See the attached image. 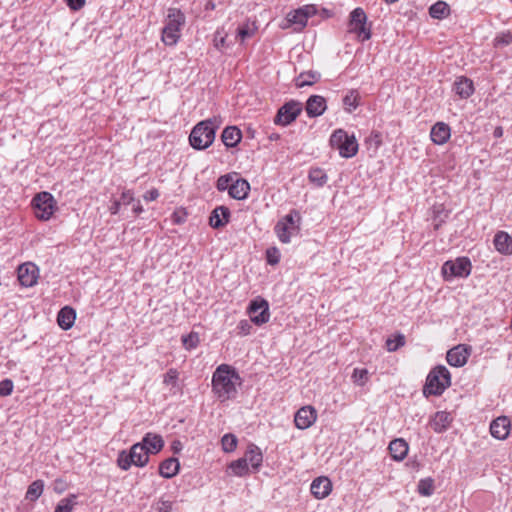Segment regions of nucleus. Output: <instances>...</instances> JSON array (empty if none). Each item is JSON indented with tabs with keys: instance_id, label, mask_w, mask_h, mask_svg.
Here are the masks:
<instances>
[{
	"instance_id": "nucleus-55",
	"label": "nucleus",
	"mask_w": 512,
	"mask_h": 512,
	"mask_svg": "<svg viewBox=\"0 0 512 512\" xmlns=\"http://www.w3.org/2000/svg\"><path fill=\"white\" fill-rule=\"evenodd\" d=\"M186 216L187 214L184 210L175 211L172 214V222L174 224L180 225L186 221Z\"/></svg>"
},
{
	"instance_id": "nucleus-24",
	"label": "nucleus",
	"mask_w": 512,
	"mask_h": 512,
	"mask_svg": "<svg viewBox=\"0 0 512 512\" xmlns=\"http://www.w3.org/2000/svg\"><path fill=\"white\" fill-rule=\"evenodd\" d=\"M140 444H144V448L148 451V454H156L164 446V441L160 435L147 433Z\"/></svg>"
},
{
	"instance_id": "nucleus-9",
	"label": "nucleus",
	"mask_w": 512,
	"mask_h": 512,
	"mask_svg": "<svg viewBox=\"0 0 512 512\" xmlns=\"http://www.w3.org/2000/svg\"><path fill=\"white\" fill-rule=\"evenodd\" d=\"M226 190L228 195L236 200H244L250 192L249 182L237 173L226 174Z\"/></svg>"
},
{
	"instance_id": "nucleus-60",
	"label": "nucleus",
	"mask_w": 512,
	"mask_h": 512,
	"mask_svg": "<svg viewBox=\"0 0 512 512\" xmlns=\"http://www.w3.org/2000/svg\"><path fill=\"white\" fill-rule=\"evenodd\" d=\"M121 207V201L115 200L110 206L109 210L112 215H116L119 213Z\"/></svg>"
},
{
	"instance_id": "nucleus-7",
	"label": "nucleus",
	"mask_w": 512,
	"mask_h": 512,
	"mask_svg": "<svg viewBox=\"0 0 512 512\" xmlns=\"http://www.w3.org/2000/svg\"><path fill=\"white\" fill-rule=\"evenodd\" d=\"M35 217L42 221H47L54 214L56 201L49 192H40L32 200Z\"/></svg>"
},
{
	"instance_id": "nucleus-23",
	"label": "nucleus",
	"mask_w": 512,
	"mask_h": 512,
	"mask_svg": "<svg viewBox=\"0 0 512 512\" xmlns=\"http://www.w3.org/2000/svg\"><path fill=\"white\" fill-rule=\"evenodd\" d=\"M452 422L451 414L446 411H438L431 420V427L436 433L445 432Z\"/></svg>"
},
{
	"instance_id": "nucleus-44",
	"label": "nucleus",
	"mask_w": 512,
	"mask_h": 512,
	"mask_svg": "<svg viewBox=\"0 0 512 512\" xmlns=\"http://www.w3.org/2000/svg\"><path fill=\"white\" fill-rule=\"evenodd\" d=\"M405 345V337L402 334H398L395 338H388L386 340V348L390 352L398 350L400 347Z\"/></svg>"
},
{
	"instance_id": "nucleus-54",
	"label": "nucleus",
	"mask_w": 512,
	"mask_h": 512,
	"mask_svg": "<svg viewBox=\"0 0 512 512\" xmlns=\"http://www.w3.org/2000/svg\"><path fill=\"white\" fill-rule=\"evenodd\" d=\"M300 9L302 10L303 12V15L305 16V18L308 20L310 17H313L317 14V6L316 5H313V4H309V5H304L302 7H300Z\"/></svg>"
},
{
	"instance_id": "nucleus-37",
	"label": "nucleus",
	"mask_w": 512,
	"mask_h": 512,
	"mask_svg": "<svg viewBox=\"0 0 512 512\" xmlns=\"http://www.w3.org/2000/svg\"><path fill=\"white\" fill-rule=\"evenodd\" d=\"M417 491L421 496L429 497L434 493V480L431 477L418 482Z\"/></svg>"
},
{
	"instance_id": "nucleus-10",
	"label": "nucleus",
	"mask_w": 512,
	"mask_h": 512,
	"mask_svg": "<svg viewBox=\"0 0 512 512\" xmlns=\"http://www.w3.org/2000/svg\"><path fill=\"white\" fill-rule=\"evenodd\" d=\"M302 103L296 100H290L284 103L277 111L274 123L281 126H288L302 112Z\"/></svg>"
},
{
	"instance_id": "nucleus-30",
	"label": "nucleus",
	"mask_w": 512,
	"mask_h": 512,
	"mask_svg": "<svg viewBox=\"0 0 512 512\" xmlns=\"http://www.w3.org/2000/svg\"><path fill=\"white\" fill-rule=\"evenodd\" d=\"M300 221L301 215L300 213L293 209L287 215H285L279 222L284 223V225L289 226L291 231H295L299 233L300 231Z\"/></svg>"
},
{
	"instance_id": "nucleus-16",
	"label": "nucleus",
	"mask_w": 512,
	"mask_h": 512,
	"mask_svg": "<svg viewBox=\"0 0 512 512\" xmlns=\"http://www.w3.org/2000/svg\"><path fill=\"white\" fill-rule=\"evenodd\" d=\"M327 109L326 99L320 95H311L307 101L305 110L310 118L319 117Z\"/></svg>"
},
{
	"instance_id": "nucleus-63",
	"label": "nucleus",
	"mask_w": 512,
	"mask_h": 512,
	"mask_svg": "<svg viewBox=\"0 0 512 512\" xmlns=\"http://www.w3.org/2000/svg\"><path fill=\"white\" fill-rule=\"evenodd\" d=\"M493 135L495 138H500L503 135V129L502 127L498 126L494 129Z\"/></svg>"
},
{
	"instance_id": "nucleus-3",
	"label": "nucleus",
	"mask_w": 512,
	"mask_h": 512,
	"mask_svg": "<svg viewBox=\"0 0 512 512\" xmlns=\"http://www.w3.org/2000/svg\"><path fill=\"white\" fill-rule=\"evenodd\" d=\"M148 461V451L144 448V444L139 442L132 445L129 450H121L117 457V465L123 471L129 470L132 465L144 467Z\"/></svg>"
},
{
	"instance_id": "nucleus-53",
	"label": "nucleus",
	"mask_w": 512,
	"mask_h": 512,
	"mask_svg": "<svg viewBox=\"0 0 512 512\" xmlns=\"http://www.w3.org/2000/svg\"><path fill=\"white\" fill-rule=\"evenodd\" d=\"M118 201H121V205H130L134 202V194L131 190H125L122 192Z\"/></svg>"
},
{
	"instance_id": "nucleus-43",
	"label": "nucleus",
	"mask_w": 512,
	"mask_h": 512,
	"mask_svg": "<svg viewBox=\"0 0 512 512\" xmlns=\"http://www.w3.org/2000/svg\"><path fill=\"white\" fill-rule=\"evenodd\" d=\"M75 499V495H70L69 497L61 499L55 507L54 512H72L75 505Z\"/></svg>"
},
{
	"instance_id": "nucleus-22",
	"label": "nucleus",
	"mask_w": 512,
	"mask_h": 512,
	"mask_svg": "<svg viewBox=\"0 0 512 512\" xmlns=\"http://www.w3.org/2000/svg\"><path fill=\"white\" fill-rule=\"evenodd\" d=\"M453 90L462 99H467L474 93L475 89L471 79L461 76L454 82Z\"/></svg>"
},
{
	"instance_id": "nucleus-21",
	"label": "nucleus",
	"mask_w": 512,
	"mask_h": 512,
	"mask_svg": "<svg viewBox=\"0 0 512 512\" xmlns=\"http://www.w3.org/2000/svg\"><path fill=\"white\" fill-rule=\"evenodd\" d=\"M244 458L247 459V463L251 465L253 472H258L263 462V454L260 448L250 443L244 454Z\"/></svg>"
},
{
	"instance_id": "nucleus-36",
	"label": "nucleus",
	"mask_w": 512,
	"mask_h": 512,
	"mask_svg": "<svg viewBox=\"0 0 512 512\" xmlns=\"http://www.w3.org/2000/svg\"><path fill=\"white\" fill-rule=\"evenodd\" d=\"M343 105L345 110L351 113L359 105V93L356 90H350L343 98Z\"/></svg>"
},
{
	"instance_id": "nucleus-46",
	"label": "nucleus",
	"mask_w": 512,
	"mask_h": 512,
	"mask_svg": "<svg viewBox=\"0 0 512 512\" xmlns=\"http://www.w3.org/2000/svg\"><path fill=\"white\" fill-rule=\"evenodd\" d=\"M182 343H183V346L187 350H191V349L196 348L198 343H199V335H198V333L191 332L188 335L183 336L182 337Z\"/></svg>"
},
{
	"instance_id": "nucleus-8",
	"label": "nucleus",
	"mask_w": 512,
	"mask_h": 512,
	"mask_svg": "<svg viewBox=\"0 0 512 512\" xmlns=\"http://www.w3.org/2000/svg\"><path fill=\"white\" fill-rule=\"evenodd\" d=\"M349 31L355 33L364 42L371 38V28L367 27V16L360 7L350 13Z\"/></svg>"
},
{
	"instance_id": "nucleus-28",
	"label": "nucleus",
	"mask_w": 512,
	"mask_h": 512,
	"mask_svg": "<svg viewBox=\"0 0 512 512\" xmlns=\"http://www.w3.org/2000/svg\"><path fill=\"white\" fill-rule=\"evenodd\" d=\"M212 390L218 398L224 395V363L220 364L213 374Z\"/></svg>"
},
{
	"instance_id": "nucleus-47",
	"label": "nucleus",
	"mask_w": 512,
	"mask_h": 512,
	"mask_svg": "<svg viewBox=\"0 0 512 512\" xmlns=\"http://www.w3.org/2000/svg\"><path fill=\"white\" fill-rule=\"evenodd\" d=\"M253 327L250 320H241L236 327V334L239 336H246L251 334Z\"/></svg>"
},
{
	"instance_id": "nucleus-31",
	"label": "nucleus",
	"mask_w": 512,
	"mask_h": 512,
	"mask_svg": "<svg viewBox=\"0 0 512 512\" xmlns=\"http://www.w3.org/2000/svg\"><path fill=\"white\" fill-rule=\"evenodd\" d=\"M450 13L449 5L444 1H437L429 8V15L434 19H443Z\"/></svg>"
},
{
	"instance_id": "nucleus-40",
	"label": "nucleus",
	"mask_w": 512,
	"mask_h": 512,
	"mask_svg": "<svg viewBox=\"0 0 512 512\" xmlns=\"http://www.w3.org/2000/svg\"><path fill=\"white\" fill-rule=\"evenodd\" d=\"M224 219V205L217 206L209 217V224L212 228H219L222 226Z\"/></svg>"
},
{
	"instance_id": "nucleus-1",
	"label": "nucleus",
	"mask_w": 512,
	"mask_h": 512,
	"mask_svg": "<svg viewBox=\"0 0 512 512\" xmlns=\"http://www.w3.org/2000/svg\"><path fill=\"white\" fill-rule=\"evenodd\" d=\"M185 24V14L179 8L169 7L164 18V26L161 32L162 42L166 46H175L181 37V31Z\"/></svg>"
},
{
	"instance_id": "nucleus-15",
	"label": "nucleus",
	"mask_w": 512,
	"mask_h": 512,
	"mask_svg": "<svg viewBox=\"0 0 512 512\" xmlns=\"http://www.w3.org/2000/svg\"><path fill=\"white\" fill-rule=\"evenodd\" d=\"M242 385V378L234 367L226 364V399H233L237 395V388Z\"/></svg>"
},
{
	"instance_id": "nucleus-41",
	"label": "nucleus",
	"mask_w": 512,
	"mask_h": 512,
	"mask_svg": "<svg viewBox=\"0 0 512 512\" xmlns=\"http://www.w3.org/2000/svg\"><path fill=\"white\" fill-rule=\"evenodd\" d=\"M511 43L512 33L510 31L500 32L493 39V46L495 48H503L509 46Z\"/></svg>"
},
{
	"instance_id": "nucleus-26",
	"label": "nucleus",
	"mask_w": 512,
	"mask_h": 512,
	"mask_svg": "<svg viewBox=\"0 0 512 512\" xmlns=\"http://www.w3.org/2000/svg\"><path fill=\"white\" fill-rule=\"evenodd\" d=\"M180 469L177 458L171 457L162 461L159 465V474L166 479L174 477Z\"/></svg>"
},
{
	"instance_id": "nucleus-19",
	"label": "nucleus",
	"mask_w": 512,
	"mask_h": 512,
	"mask_svg": "<svg viewBox=\"0 0 512 512\" xmlns=\"http://www.w3.org/2000/svg\"><path fill=\"white\" fill-rule=\"evenodd\" d=\"M451 136V129L444 122H437L431 129L430 137L434 144L444 145Z\"/></svg>"
},
{
	"instance_id": "nucleus-50",
	"label": "nucleus",
	"mask_w": 512,
	"mask_h": 512,
	"mask_svg": "<svg viewBox=\"0 0 512 512\" xmlns=\"http://www.w3.org/2000/svg\"><path fill=\"white\" fill-rule=\"evenodd\" d=\"M177 380H178V372L176 369L171 368L164 375L163 382L166 385H171L172 387H175L177 385Z\"/></svg>"
},
{
	"instance_id": "nucleus-11",
	"label": "nucleus",
	"mask_w": 512,
	"mask_h": 512,
	"mask_svg": "<svg viewBox=\"0 0 512 512\" xmlns=\"http://www.w3.org/2000/svg\"><path fill=\"white\" fill-rule=\"evenodd\" d=\"M248 314L250 321L257 326L267 323L270 319L268 302L261 297L252 300L248 307Z\"/></svg>"
},
{
	"instance_id": "nucleus-61",
	"label": "nucleus",
	"mask_w": 512,
	"mask_h": 512,
	"mask_svg": "<svg viewBox=\"0 0 512 512\" xmlns=\"http://www.w3.org/2000/svg\"><path fill=\"white\" fill-rule=\"evenodd\" d=\"M133 204V212L136 214V215H139L143 212V207L140 203L139 200H135L134 199V202L132 203Z\"/></svg>"
},
{
	"instance_id": "nucleus-18",
	"label": "nucleus",
	"mask_w": 512,
	"mask_h": 512,
	"mask_svg": "<svg viewBox=\"0 0 512 512\" xmlns=\"http://www.w3.org/2000/svg\"><path fill=\"white\" fill-rule=\"evenodd\" d=\"M310 491L316 499H324L331 493L332 483L325 476L318 477L312 481Z\"/></svg>"
},
{
	"instance_id": "nucleus-48",
	"label": "nucleus",
	"mask_w": 512,
	"mask_h": 512,
	"mask_svg": "<svg viewBox=\"0 0 512 512\" xmlns=\"http://www.w3.org/2000/svg\"><path fill=\"white\" fill-rule=\"evenodd\" d=\"M266 260L270 265H276L280 261V252L276 247H271L266 250Z\"/></svg>"
},
{
	"instance_id": "nucleus-49",
	"label": "nucleus",
	"mask_w": 512,
	"mask_h": 512,
	"mask_svg": "<svg viewBox=\"0 0 512 512\" xmlns=\"http://www.w3.org/2000/svg\"><path fill=\"white\" fill-rule=\"evenodd\" d=\"M14 383L11 379H4L0 381V396L6 397L11 395L13 392Z\"/></svg>"
},
{
	"instance_id": "nucleus-5",
	"label": "nucleus",
	"mask_w": 512,
	"mask_h": 512,
	"mask_svg": "<svg viewBox=\"0 0 512 512\" xmlns=\"http://www.w3.org/2000/svg\"><path fill=\"white\" fill-rule=\"evenodd\" d=\"M330 145L339 151L343 158H352L358 152V142L356 137L349 135L343 129H336L330 136Z\"/></svg>"
},
{
	"instance_id": "nucleus-42",
	"label": "nucleus",
	"mask_w": 512,
	"mask_h": 512,
	"mask_svg": "<svg viewBox=\"0 0 512 512\" xmlns=\"http://www.w3.org/2000/svg\"><path fill=\"white\" fill-rule=\"evenodd\" d=\"M256 27L253 24L246 23L237 28L236 38H239L241 42L252 37L255 34Z\"/></svg>"
},
{
	"instance_id": "nucleus-17",
	"label": "nucleus",
	"mask_w": 512,
	"mask_h": 512,
	"mask_svg": "<svg viewBox=\"0 0 512 512\" xmlns=\"http://www.w3.org/2000/svg\"><path fill=\"white\" fill-rule=\"evenodd\" d=\"M38 270L35 265L26 263L18 268V280L23 287H32L37 282Z\"/></svg>"
},
{
	"instance_id": "nucleus-45",
	"label": "nucleus",
	"mask_w": 512,
	"mask_h": 512,
	"mask_svg": "<svg viewBox=\"0 0 512 512\" xmlns=\"http://www.w3.org/2000/svg\"><path fill=\"white\" fill-rule=\"evenodd\" d=\"M352 379L355 384L363 386L368 381V371L364 368H355L352 374Z\"/></svg>"
},
{
	"instance_id": "nucleus-57",
	"label": "nucleus",
	"mask_w": 512,
	"mask_h": 512,
	"mask_svg": "<svg viewBox=\"0 0 512 512\" xmlns=\"http://www.w3.org/2000/svg\"><path fill=\"white\" fill-rule=\"evenodd\" d=\"M158 197H159V191L155 188L150 189L143 195V198L145 201H155Z\"/></svg>"
},
{
	"instance_id": "nucleus-6",
	"label": "nucleus",
	"mask_w": 512,
	"mask_h": 512,
	"mask_svg": "<svg viewBox=\"0 0 512 512\" xmlns=\"http://www.w3.org/2000/svg\"><path fill=\"white\" fill-rule=\"evenodd\" d=\"M472 263L468 257H458L444 262L441 272L446 280L454 277L467 278L471 274Z\"/></svg>"
},
{
	"instance_id": "nucleus-35",
	"label": "nucleus",
	"mask_w": 512,
	"mask_h": 512,
	"mask_svg": "<svg viewBox=\"0 0 512 512\" xmlns=\"http://www.w3.org/2000/svg\"><path fill=\"white\" fill-rule=\"evenodd\" d=\"M43 490H44L43 480H35L28 486L25 498L29 501H36L42 495Z\"/></svg>"
},
{
	"instance_id": "nucleus-39",
	"label": "nucleus",
	"mask_w": 512,
	"mask_h": 512,
	"mask_svg": "<svg viewBox=\"0 0 512 512\" xmlns=\"http://www.w3.org/2000/svg\"><path fill=\"white\" fill-rule=\"evenodd\" d=\"M308 178H309L310 182L316 184L319 187H322L323 185H325L327 182V179H328L324 170H322L320 168H312L309 171Z\"/></svg>"
},
{
	"instance_id": "nucleus-20",
	"label": "nucleus",
	"mask_w": 512,
	"mask_h": 512,
	"mask_svg": "<svg viewBox=\"0 0 512 512\" xmlns=\"http://www.w3.org/2000/svg\"><path fill=\"white\" fill-rule=\"evenodd\" d=\"M493 243L499 253L512 255V237L507 232H497L494 236Z\"/></svg>"
},
{
	"instance_id": "nucleus-13",
	"label": "nucleus",
	"mask_w": 512,
	"mask_h": 512,
	"mask_svg": "<svg viewBox=\"0 0 512 512\" xmlns=\"http://www.w3.org/2000/svg\"><path fill=\"white\" fill-rule=\"evenodd\" d=\"M469 355V349L465 345L460 344L447 352L446 360L453 367H462L467 363Z\"/></svg>"
},
{
	"instance_id": "nucleus-25",
	"label": "nucleus",
	"mask_w": 512,
	"mask_h": 512,
	"mask_svg": "<svg viewBox=\"0 0 512 512\" xmlns=\"http://www.w3.org/2000/svg\"><path fill=\"white\" fill-rule=\"evenodd\" d=\"M75 319L76 312L69 306L61 308L57 315V323L63 330L70 329L74 325Z\"/></svg>"
},
{
	"instance_id": "nucleus-58",
	"label": "nucleus",
	"mask_w": 512,
	"mask_h": 512,
	"mask_svg": "<svg viewBox=\"0 0 512 512\" xmlns=\"http://www.w3.org/2000/svg\"><path fill=\"white\" fill-rule=\"evenodd\" d=\"M214 43L215 46L219 49L224 47V35H222L218 30L215 33Z\"/></svg>"
},
{
	"instance_id": "nucleus-14",
	"label": "nucleus",
	"mask_w": 512,
	"mask_h": 512,
	"mask_svg": "<svg viewBox=\"0 0 512 512\" xmlns=\"http://www.w3.org/2000/svg\"><path fill=\"white\" fill-rule=\"evenodd\" d=\"M511 422L507 416H500L490 424L491 435L498 440H505L510 433Z\"/></svg>"
},
{
	"instance_id": "nucleus-27",
	"label": "nucleus",
	"mask_w": 512,
	"mask_h": 512,
	"mask_svg": "<svg viewBox=\"0 0 512 512\" xmlns=\"http://www.w3.org/2000/svg\"><path fill=\"white\" fill-rule=\"evenodd\" d=\"M388 448L391 457L397 461L403 460L407 456L409 450L407 442L400 438L392 440Z\"/></svg>"
},
{
	"instance_id": "nucleus-12",
	"label": "nucleus",
	"mask_w": 512,
	"mask_h": 512,
	"mask_svg": "<svg viewBox=\"0 0 512 512\" xmlns=\"http://www.w3.org/2000/svg\"><path fill=\"white\" fill-rule=\"evenodd\" d=\"M316 418V410L312 406H304L296 412L294 422L297 428L304 430L312 426Z\"/></svg>"
},
{
	"instance_id": "nucleus-51",
	"label": "nucleus",
	"mask_w": 512,
	"mask_h": 512,
	"mask_svg": "<svg viewBox=\"0 0 512 512\" xmlns=\"http://www.w3.org/2000/svg\"><path fill=\"white\" fill-rule=\"evenodd\" d=\"M237 437L232 433H226V452L234 451L237 447Z\"/></svg>"
},
{
	"instance_id": "nucleus-34",
	"label": "nucleus",
	"mask_w": 512,
	"mask_h": 512,
	"mask_svg": "<svg viewBox=\"0 0 512 512\" xmlns=\"http://www.w3.org/2000/svg\"><path fill=\"white\" fill-rule=\"evenodd\" d=\"M286 19L290 24L297 26L296 30L303 29L307 25L308 21L300 8L289 12Z\"/></svg>"
},
{
	"instance_id": "nucleus-64",
	"label": "nucleus",
	"mask_w": 512,
	"mask_h": 512,
	"mask_svg": "<svg viewBox=\"0 0 512 512\" xmlns=\"http://www.w3.org/2000/svg\"><path fill=\"white\" fill-rule=\"evenodd\" d=\"M215 7H216V5L212 0L207 1L206 5H205L206 10H213V9H215Z\"/></svg>"
},
{
	"instance_id": "nucleus-56",
	"label": "nucleus",
	"mask_w": 512,
	"mask_h": 512,
	"mask_svg": "<svg viewBox=\"0 0 512 512\" xmlns=\"http://www.w3.org/2000/svg\"><path fill=\"white\" fill-rule=\"evenodd\" d=\"M86 0H66L67 6L73 10L78 11L85 5Z\"/></svg>"
},
{
	"instance_id": "nucleus-4",
	"label": "nucleus",
	"mask_w": 512,
	"mask_h": 512,
	"mask_svg": "<svg viewBox=\"0 0 512 512\" xmlns=\"http://www.w3.org/2000/svg\"><path fill=\"white\" fill-rule=\"evenodd\" d=\"M216 127L212 121L198 123L189 135L190 145L197 150L208 148L215 139Z\"/></svg>"
},
{
	"instance_id": "nucleus-2",
	"label": "nucleus",
	"mask_w": 512,
	"mask_h": 512,
	"mask_svg": "<svg viewBox=\"0 0 512 512\" xmlns=\"http://www.w3.org/2000/svg\"><path fill=\"white\" fill-rule=\"evenodd\" d=\"M451 385V374L444 365H437L428 374L423 394L440 396Z\"/></svg>"
},
{
	"instance_id": "nucleus-52",
	"label": "nucleus",
	"mask_w": 512,
	"mask_h": 512,
	"mask_svg": "<svg viewBox=\"0 0 512 512\" xmlns=\"http://www.w3.org/2000/svg\"><path fill=\"white\" fill-rule=\"evenodd\" d=\"M158 512H172V502L161 498L156 504Z\"/></svg>"
},
{
	"instance_id": "nucleus-59",
	"label": "nucleus",
	"mask_w": 512,
	"mask_h": 512,
	"mask_svg": "<svg viewBox=\"0 0 512 512\" xmlns=\"http://www.w3.org/2000/svg\"><path fill=\"white\" fill-rule=\"evenodd\" d=\"M182 449H183V445L180 440L176 439L171 443V450L173 451L174 454L179 453Z\"/></svg>"
},
{
	"instance_id": "nucleus-32",
	"label": "nucleus",
	"mask_w": 512,
	"mask_h": 512,
	"mask_svg": "<svg viewBox=\"0 0 512 512\" xmlns=\"http://www.w3.org/2000/svg\"><path fill=\"white\" fill-rule=\"evenodd\" d=\"M229 469L232 471V473L235 476H239V477L246 476L250 472L249 465L247 463V459H245L244 456L235 461H232L229 464Z\"/></svg>"
},
{
	"instance_id": "nucleus-62",
	"label": "nucleus",
	"mask_w": 512,
	"mask_h": 512,
	"mask_svg": "<svg viewBox=\"0 0 512 512\" xmlns=\"http://www.w3.org/2000/svg\"><path fill=\"white\" fill-rule=\"evenodd\" d=\"M224 186H225V183H224V175H221L218 177L217 179V182H216V187L217 189L220 191V192H223L224 191Z\"/></svg>"
},
{
	"instance_id": "nucleus-38",
	"label": "nucleus",
	"mask_w": 512,
	"mask_h": 512,
	"mask_svg": "<svg viewBox=\"0 0 512 512\" xmlns=\"http://www.w3.org/2000/svg\"><path fill=\"white\" fill-rule=\"evenodd\" d=\"M275 232L282 243H289L291 241V236L293 234H297L295 231H291L289 226L284 225V223L277 222L275 226Z\"/></svg>"
},
{
	"instance_id": "nucleus-29",
	"label": "nucleus",
	"mask_w": 512,
	"mask_h": 512,
	"mask_svg": "<svg viewBox=\"0 0 512 512\" xmlns=\"http://www.w3.org/2000/svg\"><path fill=\"white\" fill-rule=\"evenodd\" d=\"M321 74L317 71L309 70L299 74V76L295 79V85L298 88H302L305 86H311L320 80Z\"/></svg>"
},
{
	"instance_id": "nucleus-33",
	"label": "nucleus",
	"mask_w": 512,
	"mask_h": 512,
	"mask_svg": "<svg viewBox=\"0 0 512 512\" xmlns=\"http://www.w3.org/2000/svg\"><path fill=\"white\" fill-rule=\"evenodd\" d=\"M242 139V132L237 126H226V148L235 147Z\"/></svg>"
}]
</instances>
